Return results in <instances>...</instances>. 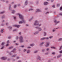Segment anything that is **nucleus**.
I'll list each match as a JSON object with an SVG mask.
<instances>
[{
	"label": "nucleus",
	"mask_w": 62,
	"mask_h": 62,
	"mask_svg": "<svg viewBox=\"0 0 62 62\" xmlns=\"http://www.w3.org/2000/svg\"><path fill=\"white\" fill-rule=\"evenodd\" d=\"M30 53V50H28L27 51V54H29Z\"/></svg>",
	"instance_id": "16"
},
{
	"label": "nucleus",
	"mask_w": 62,
	"mask_h": 62,
	"mask_svg": "<svg viewBox=\"0 0 62 62\" xmlns=\"http://www.w3.org/2000/svg\"><path fill=\"white\" fill-rule=\"evenodd\" d=\"M17 56V54H15L13 55L12 56V57H15V56Z\"/></svg>",
	"instance_id": "23"
},
{
	"label": "nucleus",
	"mask_w": 62,
	"mask_h": 62,
	"mask_svg": "<svg viewBox=\"0 0 62 62\" xmlns=\"http://www.w3.org/2000/svg\"><path fill=\"white\" fill-rule=\"evenodd\" d=\"M17 14V15H19L20 18L21 19H22L21 21H23V22H24V19H23V16L19 13Z\"/></svg>",
	"instance_id": "1"
},
{
	"label": "nucleus",
	"mask_w": 62,
	"mask_h": 62,
	"mask_svg": "<svg viewBox=\"0 0 62 62\" xmlns=\"http://www.w3.org/2000/svg\"><path fill=\"white\" fill-rule=\"evenodd\" d=\"M28 0H26L25 1V5H27L28 4Z\"/></svg>",
	"instance_id": "12"
},
{
	"label": "nucleus",
	"mask_w": 62,
	"mask_h": 62,
	"mask_svg": "<svg viewBox=\"0 0 62 62\" xmlns=\"http://www.w3.org/2000/svg\"><path fill=\"white\" fill-rule=\"evenodd\" d=\"M50 44H49V43L47 42H46V45H49Z\"/></svg>",
	"instance_id": "47"
},
{
	"label": "nucleus",
	"mask_w": 62,
	"mask_h": 62,
	"mask_svg": "<svg viewBox=\"0 0 62 62\" xmlns=\"http://www.w3.org/2000/svg\"><path fill=\"white\" fill-rule=\"evenodd\" d=\"M5 13L4 12H0V13L1 14H3V13Z\"/></svg>",
	"instance_id": "33"
},
{
	"label": "nucleus",
	"mask_w": 62,
	"mask_h": 62,
	"mask_svg": "<svg viewBox=\"0 0 62 62\" xmlns=\"http://www.w3.org/2000/svg\"><path fill=\"white\" fill-rule=\"evenodd\" d=\"M6 25H8V23H6Z\"/></svg>",
	"instance_id": "62"
},
{
	"label": "nucleus",
	"mask_w": 62,
	"mask_h": 62,
	"mask_svg": "<svg viewBox=\"0 0 62 62\" xmlns=\"http://www.w3.org/2000/svg\"><path fill=\"white\" fill-rule=\"evenodd\" d=\"M16 12V11L14 10H12V13L13 14H14Z\"/></svg>",
	"instance_id": "13"
},
{
	"label": "nucleus",
	"mask_w": 62,
	"mask_h": 62,
	"mask_svg": "<svg viewBox=\"0 0 62 62\" xmlns=\"http://www.w3.org/2000/svg\"><path fill=\"white\" fill-rule=\"evenodd\" d=\"M60 15H61V16H62V14L61 13H60Z\"/></svg>",
	"instance_id": "64"
},
{
	"label": "nucleus",
	"mask_w": 62,
	"mask_h": 62,
	"mask_svg": "<svg viewBox=\"0 0 62 62\" xmlns=\"http://www.w3.org/2000/svg\"><path fill=\"white\" fill-rule=\"evenodd\" d=\"M44 42H43L41 43H40V47H41L42 46V45L43 44H44Z\"/></svg>",
	"instance_id": "10"
},
{
	"label": "nucleus",
	"mask_w": 62,
	"mask_h": 62,
	"mask_svg": "<svg viewBox=\"0 0 62 62\" xmlns=\"http://www.w3.org/2000/svg\"><path fill=\"white\" fill-rule=\"evenodd\" d=\"M45 39H47V40H49V38L48 37H46V38H45Z\"/></svg>",
	"instance_id": "25"
},
{
	"label": "nucleus",
	"mask_w": 62,
	"mask_h": 62,
	"mask_svg": "<svg viewBox=\"0 0 62 62\" xmlns=\"http://www.w3.org/2000/svg\"><path fill=\"white\" fill-rule=\"evenodd\" d=\"M38 30L39 31H42V29L41 28H38Z\"/></svg>",
	"instance_id": "18"
},
{
	"label": "nucleus",
	"mask_w": 62,
	"mask_h": 62,
	"mask_svg": "<svg viewBox=\"0 0 62 62\" xmlns=\"http://www.w3.org/2000/svg\"><path fill=\"white\" fill-rule=\"evenodd\" d=\"M33 34L34 35H36L37 34L36 32H34L33 33Z\"/></svg>",
	"instance_id": "48"
},
{
	"label": "nucleus",
	"mask_w": 62,
	"mask_h": 62,
	"mask_svg": "<svg viewBox=\"0 0 62 62\" xmlns=\"http://www.w3.org/2000/svg\"><path fill=\"white\" fill-rule=\"evenodd\" d=\"M30 46H32V47H33V46H35V44L34 43L31 44L30 45Z\"/></svg>",
	"instance_id": "14"
},
{
	"label": "nucleus",
	"mask_w": 62,
	"mask_h": 62,
	"mask_svg": "<svg viewBox=\"0 0 62 62\" xmlns=\"http://www.w3.org/2000/svg\"><path fill=\"white\" fill-rule=\"evenodd\" d=\"M34 17H32L29 20V21H31L32 20V19H33Z\"/></svg>",
	"instance_id": "20"
},
{
	"label": "nucleus",
	"mask_w": 62,
	"mask_h": 62,
	"mask_svg": "<svg viewBox=\"0 0 62 62\" xmlns=\"http://www.w3.org/2000/svg\"><path fill=\"white\" fill-rule=\"evenodd\" d=\"M16 48H14L13 49V51H11V53H9V54L11 55H12V53H14V52H15V51H16Z\"/></svg>",
	"instance_id": "4"
},
{
	"label": "nucleus",
	"mask_w": 62,
	"mask_h": 62,
	"mask_svg": "<svg viewBox=\"0 0 62 62\" xmlns=\"http://www.w3.org/2000/svg\"><path fill=\"white\" fill-rule=\"evenodd\" d=\"M59 52L60 53H62V51H60Z\"/></svg>",
	"instance_id": "63"
},
{
	"label": "nucleus",
	"mask_w": 62,
	"mask_h": 62,
	"mask_svg": "<svg viewBox=\"0 0 62 62\" xmlns=\"http://www.w3.org/2000/svg\"><path fill=\"white\" fill-rule=\"evenodd\" d=\"M9 44H7L6 45V46H9Z\"/></svg>",
	"instance_id": "52"
},
{
	"label": "nucleus",
	"mask_w": 62,
	"mask_h": 62,
	"mask_svg": "<svg viewBox=\"0 0 62 62\" xmlns=\"http://www.w3.org/2000/svg\"><path fill=\"white\" fill-rule=\"evenodd\" d=\"M38 52V51L36 50L34 51V54H36V53H37Z\"/></svg>",
	"instance_id": "24"
},
{
	"label": "nucleus",
	"mask_w": 62,
	"mask_h": 62,
	"mask_svg": "<svg viewBox=\"0 0 62 62\" xmlns=\"http://www.w3.org/2000/svg\"><path fill=\"white\" fill-rule=\"evenodd\" d=\"M17 6L16 5H15L14 6V8H16L17 7Z\"/></svg>",
	"instance_id": "43"
},
{
	"label": "nucleus",
	"mask_w": 62,
	"mask_h": 62,
	"mask_svg": "<svg viewBox=\"0 0 62 62\" xmlns=\"http://www.w3.org/2000/svg\"><path fill=\"white\" fill-rule=\"evenodd\" d=\"M5 17V16H3L1 17V18L2 19H4V18Z\"/></svg>",
	"instance_id": "44"
},
{
	"label": "nucleus",
	"mask_w": 62,
	"mask_h": 62,
	"mask_svg": "<svg viewBox=\"0 0 62 62\" xmlns=\"http://www.w3.org/2000/svg\"><path fill=\"white\" fill-rule=\"evenodd\" d=\"M19 39V37L18 36H17L16 37V39Z\"/></svg>",
	"instance_id": "46"
},
{
	"label": "nucleus",
	"mask_w": 62,
	"mask_h": 62,
	"mask_svg": "<svg viewBox=\"0 0 62 62\" xmlns=\"http://www.w3.org/2000/svg\"><path fill=\"white\" fill-rule=\"evenodd\" d=\"M34 10L33 9H30L29 10V11H31V10Z\"/></svg>",
	"instance_id": "29"
},
{
	"label": "nucleus",
	"mask_w": 62,
	"mask_h": 62,
	"mask_svg": "<svg viewBox=\"0 0 62 62\" xmlns=\"http://www.w3.org/2000/svg\"><path fill=\"white\" fill-rule=\"evenodd\" d=\"M60 10H62V6L60 8Z\"/></svg>",
	"instance_id": "53"
},
{
	"label": "nucleus",
	"mask_w": 62,
	"mask_h": 62,
	"mask_svg": "<svg viewBox=\"0 0 62 62\" xmlns=\"http://www.w3.org/2000/svg\"><path fill=\"white\" fill-rule=\"evenodd\" d=\"M48 2H44V5H48Z\"/></svg>",
	"instance_id": "17"
},
{
	"label": "nucleus",
	"mask_w": 62,
	"mask_h": 62,
	"mask_svg": "<svg viewBox=\"0 0 62 62\" xmlns=\"http://www.w3.org/2000/svg\"><path fill=\"white\" fill-rule=\"evenodd\" d=\"M60 6V4H57V6L58 7H59Z\"/></svg>",
	"instance_id": "28"
},
{
	"label": "nucleus",
	"mask_w": 62,
	"mask_h": 62,
	"mask_svg": "<svg viewBox=\"0 0 62 62\" xmlns=\"http://www.w3.org/2000/svg\"><path fill=\"white\" fill-rule=\"evenodd\" d=\"M45 51V49H43L42 50V52H44V51Z\"/></svg>",
	"instance_id": "40"
},
{
	"label": "nucleus",
	"mask_w": 62,
	"mask_h": 62,
	"mask_svg": "<svg viewBox=\"0 0 62 62\" xmlns=\"http://www.w3.org/2000/svg\"><path fill=\"white\" fill-rule=\"evenodd\" d=\"M20 47H22V48H23L24 47V46H21Z\"/></svg>",
	"instance_id": "42"
},
{
	"label": "nucleus",
	"mask_w": 62,
	"mask_h": 62,
	"mask_svg": "<svg viewBox=\"0 0 62 62\" xmlns=\"http://www.w3.org/2000/svg\"><path fill=\"white\" fill-rule=\"evenodd\" d=\"M44 36H46V35H47V33L45 32H44Z\"/></svg>",
	"instance_id": "26"
},
{
	"label": "nucleus",
	"mask_w": 62,
	"mask_h": 62,
	"mask_svg": "<svg viewBox=\"0 0 62 62\" xmlns=\"http://www.w3.org/2000/svg\"><path fill=\"white\" fill-rule=\"evenodd\" d=\"M39 22L38 20H36L35 21V22L34 23V25H39Z\"/></svg>",
	"instance_id": "3"
},
{
	"label": "nucleus",
	"mask_w": 62,
	"mask_h": 62,
	"mask_svg": "<svg viewBox=\"0 0 62 62\" xmlns=\"http://www.w3.org/2000/svg\"><path fill=\"white\" fill-rule=\"evenodd\" d=\"M13 48V47L12 46H11V47H9V49H12V48Z\"/></svg>",
	"instance_id": "38"
},
{
	"label": "nucleus",
	"mask_w": 62,
	"mask_h": 62,
	"mask_svg": "<svg viewBox=\"0 0 62 62\" xmlns=\"http://www.w3.org/2000/svg\"><path fill=\"white\" fill-rule=\"evenodd\" d=\"M36 12H41V11L40 10H39V9H37L36 10Z\"/></svg>",
	"instance_id": "9"
},
{
	"label": "nucleus",
	"mask_w": 62,
	"mask_h": 62,
	"mask_svg": "<svg viewBox=\"0 0 62 62\" xmlns=\"http://www.w3.org/2000/svg\"><path fill=\"white\" fill-rule=\"evenodd\" d=\"M19 35H21V34H22V33H21V32H19Z\"/></svg>",
	"instance_id": "61"
},
{
	"label": "nucleus",
	"mask_w": 62,
	"mask_h": 62,
	"mask_svg": "<svg viewBox=\"0 0 62 62\" xmlns=\"http://www.w3.org/2000/svg\"><path fill=\"white\" fill-rule=\"evenodd\" d=\"M12 27H8V28H9V29L10 30H11V29H12Z\"/></svg>",
	"instance_id": "21"
},
{
	"label": "nucleus",
	"mask_w": 62,
	"mask_h": 62,
	"mask_svg": "<svg viewBox=\"0 0 62 62\" xmlns=\"http://www.w3.org/2000/svg\"><path fill=\"white\" fill-rule=\"evenodd\" d=\"M55 29H53L52 31L53 32H55Z\"/></svg>",
	"instance_id": "30"
},
{
	"label": "nucleus",
	"mask_w": 62,
	"mask_h": 62,
	"mask_svg": "<svg viewBox=\"0 0 62 62\" xmlns=\"http://www.w3.org/2000/svg\"><path fill=\"white\" fill-rule=\"evenodd\" d=\"M37 57L39 60H41V58L39 56H38Z\"/></svg>",
	"instance_id": "15"
},
{
	"label": "nucleus",
	"mask_w": 62,
	"mask_h": 62,
	"mask_svg": "<svg viewBox=\"0 0 62 62\" xmlns=\"http://www.w3.org/2000/svg\"><path fill=\"white\" fill-rule=\"evenodd\" d=\"M20 21L19 23V24H22V23H25V21L24 20V22L23 21Z\"/></svg>",
	"instance_id": "5"
},
{
	"label": "nucleus",
	"mask_w": 62,
	"mask_h": 62,
	"mask_svg": "<svg viewBox=\"0 0 62 62\" xmlns=\"http://www.w3.org/2000/svg\"><path fill=\"white\" fill-rule=\"evenodd\" d=\"M6 3H8V1L7 0L6 2Z\"/></svg>",
	"instance_id": "57"
},
{
	"label": "nucleus",
	"mask_w": 62,
	"mask_h": 62,
	"mask_svg": "<svg viewBox=\"0 0 62 62\" xmlns=\"http://www.w3.org/2000/svg\"><path fill=\"white\" fill-rule=\"evenodd\" d=\"M18 7H20L21 6V5L20 4H19L18 5Z\"/></svg>",
	"instance_id": "55"
},
{
	"label": "nucleus",
	"mask_w": 62,
	"mask_h": 62,
	"mask_svg": "<svg viewBox=\"0 0 62 62\" xmlns=\"http://www.w3.org/2000/svg\"><path fill=\"white\" fill-rule=\"evenodd\" d=\"M52 7L53 8H55V5H53L52 6Z\"/></svg>",
	"instance_id": "45"
},
{
	"label": "nucleus",
	"mask_w": 62,
	"mask_h": 62,
	"mask_svg": "<svg viewBox=\"0 0 62 62\" xmlns=\"http://www.w3.org/2000/svg\"><path fill=\"white\" fill-rule=\"evenodd\" d=\"M4 49V46H3L1 48V49Z\"/></svg>",
	"instance_id": "58"
},
{
	"label": "nucleus",
	"mask_w": 62,
	"mask_h": 62,
	"mask_svg": "<svg viewBox=\"0 0 62 62\" xmlns=\"http://www.w3.org/2000/svg\"><path fill=\"white\" fill-rule=\"evenodd\" d=\"M17 30L16 29L14 30H13V31L14 32V31H17Z\"/></svg>",
	"instance_id": "41"
},
{
	"label": "nucleus",
	"mask_w": 62,
	"mask_h": 62,
	"mask_svg": "<svg viewBox=\"0 0 62 62\" xmlns=\"http://www.w3.org/2000/svg\"><path fill=\"white\" fill-rule=\"evenodd\" d=\"M21 25H15L13 26H15V27H17V28H19V27H20Z\"/></svg>",
	"instance_id": "8"
},
{
	"label": "nucleus",
	"mask_w": 62,
	"mask_h": 62,
	"mask_svg": "<svg viewBox=\"0 0 62 62\" xmlns=\"http://www.w3.org/2000/svg\"><path fill=\"white\" fill-rule=\"evenodd\" d=\"M54 1V0H51V2H53Z\"/></svg>",
	"instance_id": "59"
},
{
	"label": "nucleus",
	"mask_w": 62,
	"mask_h": 62,
	"mask_svg": "<svg viewBox=\"0 0 62 62\" xmlns=\"http://www.w3.org/2000/svg\"><path fill=\"white\" fill-rule=\"evenodd\" d=\"M10 42H9V40H8L7 42V44H8V43H9Z\"/></svg>",
	"instance_id": "37"
},
{
	"label": "nucleus",
	"mask_w": 62,
	"mask_h": 62,
	"mask_svg": "<svg viewBox=\"0 0 62 62\" xmlns=\"http://www.w3.org/2000/svg\"><path fill=\"white\" fill-rule=\"evenodd\" d=\"M49 14V12H47L46 13V14Z\"/></svg>",
	"instance_id": "49"
},
{
	"label": "nucleus",
	"mask_w": 62,
	"mask_h": 62,
	"mask_svg": "<svg viewBox=\"0 0 62 62\" xmlns=\"http://www.w3.org/2000/svg\"><path fill=\"white\" fill-rule=\"evenodd\" d=\"M45 39V37L42 38L40 39L41 40H44Z\"/></svg>",
	"instance_id": "19"
},
{
	"label": "nucleus",
	"mask_w": 62,
	"mask_h": 62,
	"mask_svg": "<svg viewBox=\"0 0 62 62\" xmlns=\"http://www.w3.org/2000/svg\"><path fill=\"white\" fill-rule=\"evenodd\" d=\"M61 56H62V55H61V54H60V55L58 56H57V58H60V57H61Z\"/></svg>",
	"instance_id": "22"
},
{
	"label": "nucleus",
	"mask_w": 62,
	"mask_h": 62,
	"mask_svg": "<svg viewBox=\"0 0 62 62\" xmlns=\"http://www.w3.org/2000/svg\"><path fill=\"white\" fill-rule=\"evenodd\" d=\"M1 59L2 60H6V59H7V57H1Z\"/></svg>",
	"instance_id": "7"
},
{
	"label": "nucleus",
	"mask_w": 62,
	"mask_h": 62,
	"mask_svg": "<svg viewBox=\"0 0 62 62\" xmlns=\"http://www.w3.org/2000/svg\"><path fill=\"white\" fill-rule=\"evenodd\" d=\"M4 44H5V42H3L1 44V45L3 46L4 45Z\"/></svg>",
	"instance_id": "32"
},
{
	"label": "nucleus",
	"mask_w": 62,
	"mask_h": 62,
	"mask_svg": "<svg viewBox=\"0 0 62 62\" xmlns=\"http://www.w3.org/2000/svg\"><path fill=\"white\" fill-rule=\"evenodd\" d=\"M20 58V57L18 56L16 58L17 59H19Z\"/></svg>",
	"instance_id": "51"
},
{
	"label": "nucleus",
	"mask_w": 62,
	"mask_h": 62,
	"mask_svg": "<svg viewBox=\"0 0 62 62\" xmlns=\"http://www.w3.org/2000/svg\"><path fill=\"white\" fill-rule=\"evenodd\" d=\"M27 48L28 49H30V48H31V47L30 46H29L27 47Z\"/></svg>",
	"instance_id": "54"
},
{
	"label": "nucleus",
	"mask_w": 62,
	"mask_h": 62,
	"mask_svg": "<svg viewBox=\"0 0 62 62\" xmlns=\"http://www.w3.org/2000/svg\"><path fill=\"white\" fill-rule=\"evenodd\" d=\"M49 46V45L47 44L45 45L46 47H48Z\"/></svg>",
	"instance_id": "31"
},
{
	"label": "nucleus",
	"mask_w": 62,
	"mask_h": 62,
	"mask_svg": "<svg viewBox=\"0 0 62 62\" xmlns=\"http://www.w3.org/2000/svg\"><path fill=\"white\" fill-rule=\"evenodd\" d=\"M27 51V49H24L23 50V52H26Z\"/></svg>",
	"instance_id": "35"
},
{
	"label": "nucleus",
	"mask_w": 62,
	"mask_h": 62,
	"mask_svg": "<svg viewBox=\"0 0 62 62\" xmlns=\"http://www.w3.org/2000/svg\"><path fill=\"white\" fill-rule=\"evenodd\" d=\"M58 41H61L62 40V38H59L58 39Z\"/></svg>",
	"instance_id": "11"
},
{
	"label": "nucleus",
	"mask_w": 62,
	"mask_h": 62,
	"mask_svg": "<svg viewBox=\"0 0 62 62\" xmlns=\"http://www.w3.org/2000/svg\"><path fill=\"white\" fill-rule=\"evenodd\" d=\"M52 54H53V55H54L55 54V52H53L52 53Z\"/></svg>",
	"instance_id": "36"
},
{
	"label": "nucleus",
	"mask_w": 62,
	"mask_h": 62,
	"mask_svg": "<svg viewBox=\"0 0 62 62\" xmlns=\"http://www.w3.org/2000/svg\"><path fill=\"white\" fill-rule=\"evenodd\" d=\"M9 10H11V6H10L9 7Z\"/></svg>",
	"instance_id": "39"
},
{
	"label": "nucleus",
	"mask_w": 62,
	"mask_h": 62,
	"mask_svg": "<svg viewBox=\"0 0 62 62\" xmlns=\"http://www.w3.org/2000/svg\"><path fill=\"white\" fill-rule=\"evenodd\" d=\"M54 21L55 24H57V23H60V21H57V20H55Z\"/></svg>",
	"instance_id": "6"
},
{
	"label": "nucleus",
	"mask_w": 62,
	"mask_h": 62,
	"mask_svg": "<svg viewBox=\"0 0 62 62\" xmlns=\"http://www.w3.org/2000/svg\"><path fill=\"white\" fill-rule=\"evenodd\" d=\"M52 38H53V37L52 36H50L49 37V38L50 39H52Z\"/></svg>",
	"instance_id": "56"
},
{
	"label": "nucleus",
	"mask_w": 62,
	"mask_h": 62,
	"mask_svg": "<svg viewBox=\"0 0 62 62\" xmlns=\"http://www.w3.org/2000/svg\"><path fill=\"white\" fill-rule=\"evenodd\" d=\"M39 26H41V25H42V24H39Z\"/></svg>",
	"instance_id": "50"
},
{
	"label": "nucleus",
	"mask_w": 62,
	"mask_h": 62,
	"mask_svg": "<svg viewBox=\"0 0 62 62\" xmlns=\"http://www.w3.org/2000/svg\"><path fill=\"white\" fill-rule=\"evenodd\" d=\"M36 32V34H38V33H39V32Z\"/></svg>",
	"instance_id": "60"
},
{
	"label": "nucleus",
	"mask_w": 62,
	"mask_h": 62,
	"mask_svg": "<svg viewBox=\"0 0 62 62\" xmlns=\"http://www.w3.org/2000/svg\"><path fill=\"white\" fill-rule=\"evenodd\" d=\"M49 48H48L46 49V51H49Z\"/></svg>",
	"instance_id": "34"
},
{
	"label": "nucleus",
	"mask_w": 62,
	"mask_h": 62,
	"mask_svg": "<svg viewBox=\"0 0 62 62\" xmlns=\"http://www.w3.org/2000/svg\"><path fill=\"white\" fill-rule=\"evenodd\" d=\"M23 38L22 36H21L19 37V41L20 42H23Z\"/></svg>",
	"instance_id": "2"
},
{
	"label": "nucleus",
	"mask_w": 62,
	"mask_h": 62,
	"mask_svg": "<svg viewBox=\"0 0 62 62\" xmlns=\"http://www.w3.org/2000/svg\"><path fill=\"white\" fill-rule=\"evenodd\" d=\"M51 48H52V49H56V48L54 46H52L51 47Z\"/></svg>",
	"instance_id": "27"
}]
</instances>
